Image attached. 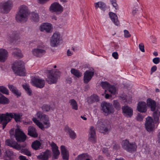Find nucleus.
Wrapping results in <instances>:
<instances>
[{
	"mask_svg": "<svg viewBox=\"0 0 160 160\" xmlns=\"http://www.w3.org/2000/svg\"><path fill=\"white\" fill-rule=\"evenodd\" d=\"M49 11L57 14L61 13L63 11V8L59 3L57 2L52 3L49 8Z\"/></svg>",
	"mask_w": 160,
	"mask_h": 160,
	"instance_id": "9d476101",
	"label": "nucleus"
},
{
	"mask_svg": "<svg viewBox=\"0 0 160 160\" xmlns=\"http://www.w3.org/2000/svg\"><path fill=\"white\" fill-rule=\"evenodd\" d=\"M94 6L96 9L99 8L101 10L104 11L106 8V5L102 2H98L94 3Z\"/></svg>",
	"mask_w": 160,
	"mask_h": 160,
	"instance_id": "72a5a7b5",
	"label": "nucleus"
},
{
	"mask_svg": "<svg viewBox=\"0 0 160 160\" xmlns=\"http://www.w3.org/2000/svg\"><path fill=\"white\" fill-rule=\"evenodd\" d=\"M120 97L122 100L125 102L128 103H130L132 101V97L131 96H127L125 94H122L120 96Z\"/></svg>",
	"mask_w": 160,
	"mask_h": 160,
	"instance_id": "2f4dec72",
	"label": "nucleus"
},
{
	"mask_svg": "<svg viewBox=\"0 0 160 160\" xmlns=\"http://www.w3.org/2000/svg\"><path fill=\"white\" fill-rule=\"evenodd\" d=\"M22 115L21 113H8L0 115V123L3 125V129L5 127L6 124L11 119L14 118L15 121L17 122L20 121Z\"/></svg>",
	"mask_w": 160,
	"mask_h": 160,
	"instance_id": "f257e3e1",
	"label": "nucleus"
},
{
	"mask_svg": "<svg viewBox=\"0 0 160 160\" xmlns=\"http://www.w3.org/2000/svg\"><path fill=\"white\" fill-rule=\"evenodd\" d=\"M139 47L140 51L142 52H145L144 45L143 43H141L139 45Z\"/></svg>",
	"mask_w": 160,
	"mask_h": 160,
	"instance_id": "bf43d9fd",
	"label": "nucleus"
},
{
	"mask_svg": "<svg viewBox=\"0 0 160 160\" xmlns=\"http://www.w3.org/2000/svg\"><path fill=\"white\" fill-rule=\"evenodd\" d=\"M60 74V72L57 69L52 70L49 71L46 80L50 84L55 83Z\"/></svg>",
	"mask_w": 160,
	"mask_h": 160,
	"instance_id": "20e7f679",
	"label": "nucleus"
},
{
	"mask_svg": "<svg viewBox=\"0 0 160 160\" xmlns=\"http://www.w3.org/2000/svg\"><path fill=\"white\" fill-rule=\"evenodd\" d=\"M108 90L113 95H114L116 93V88L114 85H111Z\"/></svg>",
	"mask_w": 160,
	"mask_h": 160,
	"instance_id": "58836bf2",
	"label": "nucleus"
},
{
	"mask_svg": "<svg viewBox=\"0 0 160 160\" xmlns=\"http://www.w3.org/2000/svg\"><path fill=\"white\" fill-rule=\"evenodd\" d=\"M16 140L18 142H24L26 139V136L19 128L16 129L15 135Z\"/></svg>",
	"mask_w": 160,
	"mask_h": 160,
	"instance_id": "dca6fc26",
	"label": "nucleus"
},
{
	"mask_svg": "<svg viewBox=\"0 0 160 160\" xmlns=\"http://www.w3.org/2000/svg\"><path fill=\"white\" fill-rule=\"evenodd\" d=\"M138 111L140 112H145L147 111L146 103L145 102H139L137 106Z\"/></svg>",
	"mask_w": 160,
	"mask_h": 160,
	"instance_id": "b1692460",
	"label": "nucleus"
},
{
	"mask_svg": "<svg viewBox=\"0 0 160 160\" xmlns=\"http://www.w3.org/2000/svg\"><path fill=\"white\" fill-rule=\"evenodd\" d=\"M101 85L103 89H108L111 85L107 82H102L101 83Z\"/></svg>",
	"mask_w": 160,
	"mask_h": 160,
	"instance_id": "c03bdc74",
	"label": "nucleus"
},
{
	"mask_svg": "<svg viewBox=\"0 0 160 160\" xmlns=\"http://www.w3.org/2000/svg\"><path fill=\"white\" fill-rule=\"evenodd\" d=\"M13 6L12 1L8 0L0 3V12L4 14L8 13Z\"/></svg>",
	"mask_w": 160,
	"mask_h": 160,
	"instance_id": "0eeeda50",
	"label": "nucleus"
},
{
	"mask_svg": "<svg viewBox=\"0 0 160 160\" xmlns=\"http://www.w3.org/2000/svg\"><path fill=\"white\" fill-rule=\"evenodd\" d=\"M9 102V99L0 93V104H7Z\"/></svg>",
	"mask_w": 160,
	"mask_h": 160,
	"instance_id": "4c0bfd02",
	"label": "nucleus"
},
{
	"mask_svg": "<svg viewBox=\"0 0 160 160\" xmlns=\"http://www.w3.org/2000/svg\"><path fill=\"white\" fill-rule=\"evenodd\" d=\"M101 109L106 115L112 113L114 112L112 105L107 102H102L101 104Z\"/></svg>",
	"mask_w": 160,
	"mask_h": 160,
	"instance_id": "1a4fd4ad",
	"label": "nucleus"
},
{
	"mask_svg": "<svg viewBox=\"0 0 160 160\" xmlns=\"http://www.w3.org/2000/svg\"><path fill=\"white\" fill-rule=\"evenodd\" d=\"M145 125L146 129L148 131L151 132L153 131L154 127V124L151 117L148 116L146 118V122Z\"/></svg>",
	"mask_w": 160,
	"mask_h": 160,
	"instance_id": "f3484780",
	"label": "nucleus"
},
{
	"mask_svg": "<svg viewBox=\"0 0 160 160\" xmlns=\"http://www.w3.org/2000/svg\"><path fill=\"white\" fill-rule=\"evenodd\" d=\"M32 120L39 128L42 130H44L45 128H48L51 126V123L48 117L42 121L43 123L35 118H33Z\"/></svg>",
	"mask_w": 160,
	"mask_h": 160,
	"instance_id": "6e6552de",
	"label": "nucleus"
},
{
	"mask_svg": "<svg viewBox=\"0 0 160 160\" xmlns=\"http://www.w3.org/2000/svg\"><path fill=\"white\" fill-rule=\"evenodd\" d=\"M65 132L69 134V137L72 139H74L76 137L75 133L70 129L68 126H66L64 128Z\"/></svg>",
	"mask_w": 160,
	"mask_h": 160,
	"instance_id": "c756f323",
	"label": "nucleus"
},
{
	"mask_svg": "<svg viewBox=\"0 0 160 160\" xmlns=\"http://www.w3.org/2000/svg\"><path fill=\"white\" fill-rule=\"evenodd\" d=\"M5 144L8 146L12 147L17 150L20 149L21 148L24 147L25 145H20L18 144L15 141L11 140L9 139L7 140L5 142Z\"/></svg>",
	"mask_w": 160,
	"mask_h": 160,
	"instance_id": "6ab92c4d",
	"label": "nucleus"
},
{
	"mask_svg": "<svg viewBox=\"0 0 160 160\" xmlns=\"http://www.w3.org/2000/svg\"><path fill=\"white\" fill-rule=\"evenodd\" d=\"M61 155L64 160H68L69 153L65 146L62 145L60 147Z\"/></svg>",
	"mask_w": 160,
	"mask_h": 160,
	"instance_id": "4be33fe9",
	"label": "nucleus"
},
{
	"mask_svg": "<svg viewBox=\"0 0 160 160\" xmlns=\"http://www.w3.org/2000/svg\"><path fill=\"white\" fill-rule=\"evenodd\" d=\"M10 38L11 42L14 43L18 42L20 39V37L16 32H12L10 35Z\"/></svg>",
	"mask_w": 160,
	"mask_h": 160,
	"instance_id": "cd10ccee",
	"label": "nucleus"
},
{
	"mask_svg": "<svg viewBox=\"0 0 160 160\" xmlns=\"http://www.w3.org/2000/svg\"><path fill=\"white\" fill-rule=\"evenodd\" d=\"M123 32L124 33V37L125 38H128L131 37V35L128 30H124Z\"/></svg>",
	"mask_w": 160,
	"mask_h": 160,
	"instance_id": "5fc2aeb1",
	"label": "nucleus"
},
{
	"mask_svg": "<svg viewBox=\"0 0 160 160\" xmlns=\"http://www.w3.org/2000/svg\"><path fill=\"white\" fill-rule=\"evenodd\" d=\"M39 29L41 32L50 33L52 32L53 28L51 23L48 22L43 23L40 25Z\"/></svg>",
	"mask_w": 160,
	"mask_h": 160,
	"instance_id": "2eb2a0df",
	"label": "nucleus"
},
{
	"mask_svg": "<svg viewBox=\"0 0 160 160\" xmlns=\"http://www.w3.org/2000/svg\"><path fill=\"white\" fill-rule=\"evenodd\" d=\"M8 87L9 89L15 95L18 97L21 95V92L17 89V88L12 85L8 84Z\"/></svg>",
	"mask_w": 160,
	"mask_h": 160,
	"instance_id": "bb28decb",
	"label": "nucleus"
},
{
	"mask_svg": "<svg viewBox=\"0 0 160 160\" xmlns=\"http://www.w3.org/2000/svg\"><path fill=\"white\" fill-rule=\"evenodd\" d=\"M91 157L87 153L81 154V160H90Z\"/></svg>",
	"mask_w": 160,
	"mask_h": 160,
	"instance_id": "ea45409f",
	"label": "nucleus"
},
{
	"mask_svg": "<svg viewBox=\"0 0 160 160\" xmlns=\"http://www.w3.org/2000/svg\"><path fill=\"white\" fill-rule=\"evenodd\" d=\"M21 152L28 156H30L31 155L30 152L27 149H22L21 150Z\"/></svg>",
	"mask_w": 160,
	"mask_h": 160,
	"instance_id": "864d4df0",
	"label": "nucleus"
},
{
	"mask_svg": "<svg viewBox=\"0 0 160 160\" xmlns=\"http://www.w3.org/2000/svg\"><path fill=\"white\" fill-rule=\"evenodd\" d=\"M157 69V67L156 66L154 65L151 68V71L152 72H155Z\"/></svg>",
	"mask_w": 160,
	"mask_h": 160,
	"instance_id": "680f3d73",
	"label": "nucleus"
},
{
	"mask_svg": "<svg viewBox=\"0 0 160 160\" xmlns=\"http://www.w3.org/2000/svg\"><path fill=\"white\" fill-rule=\"evenodd\" d=\"M31 18L32 20L36 22L39 21V18L38 14L35 13H32V14Z\"/></svg>",
	"mask_w": 160,
	"mask_h": 160,
	"instance_id": "49530a36",
	"label": "nucleus"
},
{
	"mask_svg": "<svg viewBox=\"0 0 160 160\" xmlns=\"http://www.w3.org/2000/svg\"><path fill=\"white\" fill-rule=\"evenodd\" d=\"M112 56L116 59H117L118 58V55L117 52H114L112 53Z\"/></svg>",
	"mask_w": 160,
	"mask_h": 160,
	"instance_id": "052dcab7",
	"label": "nucleus"
},
{
	"mask_svg": "<svg viewBox=\"0 0 160 160\" xmlns=\"http://www.w3.org/2000/svg\"><path fill=\"white\" fill-rule=\"evenodd\" d=\"M8 56V52L3 48L0 49V62H4L7 59Z\"/></svg>",
	"mask_w": 160,
	"mask_h": 160,
	"instance_id": "412c9836",
	"label": "nucleus"
},
{
	"mask_svg": "<svg viewBox=\"0 0 160 160\" xmlns=\"http://www.w3.org/2000/svg\"><path fill=\"white\" fill-rule=\"evenodd\" d=\"M14 132V129H11L9 131V133L11 135H13Z\"/></svg>",
	"mask_w": 160,
	"mask_h": 160,
	"instance_id": "338daca9",
	"label": "nucleus"
},
{
	"mask_svg": "<svg viewBox=\"0 0 160 160\" xmlns=\"http://www.w3.org/2000/svg\"><path fill=\"white\" fill-rule=\"evenodd\" d=\"M12 54L13 56L15 57L22 58L23 57V55L21 52V50L19 48H14Z\"/></svg>",
	"mask_w": 160,
	"mask_h": 160,
	"instance_id": "f704fd0d",
	"label": "nucleus"
},
{
	"mask_svg": "<svg viewBox=\"0 0 160 160\" xmlns=\"http://www.w3.org/2000/svg\"><path fill=\"white\" fill-rule=\"evenodd\" d=\"M120 148L119 145L118 144H115L113 146V148L114 149H118Z\"/></svg>",
	"mask_w": 160,
	"mask_h": 160,
	"instance_id": "69168bd1",
	"label": "nucleus"
},
{
	"mask_svg": "<svg viewBox=\"0 0 160 160\" xmlns=\"http://www.w3.org/2000/svg\"><path fill=\"white\" fill-rule=\"evenodd\" d=\"M99 100L98 96L96 94H93L89 97L88 99V102L89 103H91L94 102H98Z\"/></svg>",
	"mask_w": 160,
	"mask_h": 160,
	"instance_id": "473e14b6",
	"label": "nucleus"
},
{
	"mask_svg": "<svg viewBox=\"0 0 160 160\" xmlns=\"http://www.w3.org/2000/svg\"><path fill=\"white\" fill-rule=\"evenodd\" d=\"M46 52V51L44 49V47L38 46L36 48L33 49L32 51V55L38 58L41 57Z\"/></svg>",
	"mask_w": 160,
	"mask_h": 160,
	"instance_id": "f8f14e48",
	"label": "nucleus"
},
{
	"mask_svg": "<svg viewBox=\"0 0 160 160\" xmlns=\"http://www.w3.org/2000/svg\"><path fill=\"white\" fill-rule=\"evenodd\" d=\"M96 128L97 130L102 133H105L108 131L107 124L105 122H101V120L98 121Z\"/></svg>",
	"mask_w": 160,
	"mask_h": 160,
	"instance_id": "ddd939ff",
	"label": "nucleus"
},
{
	"mask_svg": "<svg viewBox=\"0 0 160 160\" xmlns=\"http://www.w3.org/2000/svg\"><path fill=\"white\" fill-rule=\"evenodd\" d=\"M147 106L150 107L152 111H154L156 108V102L150 98H148L147 100Z\"/></svg>",
	"mask_w": 160,
	"mask_h": 160,
	"instance_id": "393cba45",
	"label": "nucleus"
},
{
	"mask_svg": "<svg viewBox=\"0 0 160 160\" xmlns=\"http://www.w3.org/2000/svg\"><path fill=\"white\" fill-rule=\"evenodd\" d=\"M52 152L53 153V158L55 159H57L60 154L59 150L52 151Z\"/></svg>",
	"mask_w": 160,
	"mask_h": 160,
	"instance_id": "09e8293b",
	"label": "nucleus"
},
{
	"mask_svg": "<svg viewBox=\"0 0 160 160\" xmlns=\"http://www.w3.org/2000/svg\"><path fill=\"white\" fill-rule=\"evenodd\" d=\"M50 145L51 147L52 151L58 150V147L54 142H52L51 143H50Z\"/></svg>",
	"mask_w": 160,
	"mask_h": 160,
	"instance_id": "3c124183",
	"label": "nucleus"
},
{
	"mask_svg": "<svg viewBox=\"0 0 160 160\" xmlns=\"http://www.w3.org/2000/svg\"><path fill=\"white\" fill-rule=\"evenodd\" d=\"M45 83L44 79L38 77L32 78L31 81V83L32 85L40 88L44 87Z\"/></svg>",
	"mask_w": 160,
	"mask_h": 160,
	"instance_id": "9b49d317",
	"label": "nucleus"
},
{
	"mask_svg": "<svg viewBox=\"0 0 160 160\" xmlns=\"http://www.w3.org/2000/svg\"><path fill=\"white\" fill-rule=\"evenodd\" d=\"M143 115L139 113L137 115L136 118L138 121H141L143 120Z\"/></svg>",
	"mask_w": 160,
	"mask_h": 160,
	"instance_id": "13d9d810",
	"label": "nucleus"
},
{
	"mask_svg": "<svg viewBox=\"0 0 160 160\" xmlns=\"http://www.w3.org/2000/svg\"><path fill=\"white\" fill-rule=\"evenodd\" d=\"M0 92L2 93L9 95V90L5 87L3 86H0Z\"/></svg>",
	"mask_w": 160,
	"mask_h": 160,
	"instance_id": "a18cd8bd",
	"label": "nucleus"
},
{
	"mask_svg": "<svg viewBox=\"0 0 160 160\" xmlns=\"http://www.w3.org/2000/svg\"><path fill=\"white\" fill-rule=\"evenodd\" d=\"M153 117L155 121H158L159 120V117L156 112H154L152 114Z\"/></svg>",
	"mask_w": 160,
	"mask_h": 160,
	"instance_id": "6e6d98bb",
	"label": "nucleus"
},
{
	"mask_svg": "<svg viewBox=\"0 0 160 160\" xmlns=\"http://www.w3.org/2000/svg\"><path fill=\"white\" fill-rule=\"evenodd\" d=\"M71 72L72 74L77 78L80 77V73L79 70L74 68H72L71 70Z\"/></svg>",
	"mask_w": 160,
	"mask_h": 160,
	"instance_id": "37998d69",
	"label": "nucleus"
},
{
	"mask_svg": "<svg viewBox=\"0 0 160 160\" xmlns=\"http://www.w3.org/2000/svg\"><path fill=\"white\" fill-rule=\"evenodd\" d=\"M110 1L113 7L115 8V9H118V7L116 3V0H110Z\"/></svg>",
	"mask_w": 160,
	"mask_h": 160,
	"instance_id": "603ef678",
	"label": "nucleus"
},
{
	"mask_svg": "<svg viewBox=\"0 0 160 160\" xmlns=\"http://www.w3.org/2000/svg\"><path fill=\"white\" fill-rule=\"evenodd\" d=\"M19 158L20 160H28L25 156H20Z\"/></svg>",
	"mask_w": 160,
	"mask_h": 160,
	"instance_id": "e2e57ef3",
	"label": "nucleus"
},
{
	"mask_svg": "<svg viewBox=\"0 0 160 160\" xmlns=\"http://www.w3.org/2000/svg\"><path fill=\"white\" fill-rule=\"evenodd\" d=\"M42 109L43 111L47 112L50 110L51 108L49 105L45 104L42 106Z\"/></svg>",
	"mask_w": 160,
	"mask_h": 160,
	"instance_id": "8fccbe9b",
	"label": "nucleus"
},
{
	"mask_svg": "<svg viewBox=\"0 0 160 160\" xmlns=\"http://www.w3.org/2000/svg\"><path fill=\"white\" fill-rule=\"evenodd\" d=\"M28 134L34 138L37 137L38 136L35 128L31 126L29 127L28 128Z\"/></svg>",
	"mask_w": 160,
	"mask_h": 160,
	"instance_id": "c85d7f7f",
	"label": "nucleus"
},
{
	"mask_svg": "<svg viewBox=\"0 0 160 160\" xmlns=\"http://www.w3.org/2000/svg\"><path fill=\"white\" fill-rule=\"evenodd\" d=\"M152 62L153 63L155 64H158L160 62V58L159 57H156L152 59Z\"/></svg>",
	"mask_w": 160,
	"mask_h": 160,
	"instance_id": "4d7b16f0",
	"label": "nucleus"
},
{
	"mask_svg": "<svg viewBox=\"0 0 160 160\" xmlns=\"http://www.w3.org/2000/svg\"><path fill=\"white\" fill-rule=\"evenodd\" d=\"M35 116L42 121L48 117V116L43 114L42 112L40 111L37 112L35 115Z\"/></svg>",
	"mask_w": 160,
	"mask_h": 160,
	"instance_id": "c9c22d12",
	"label": "nucleus"
},
{
	"mask_svg": "<svg viewBox=\"0 0 160 160\" xmlns=\"http://www.w3.org/2000/svg\"><path fill=\"white\" fill-rule=\"evenodd\" d=\"M113 105L117 110H119L121 109V106L118 102L117 100H114L113 101Z\"/></svg>",
	"mask_w": 160,
	"mask_h": 160,
	"instance_id": "de8ad7c7",
	"label": "nucleus"
},
{
	"mask_svg": "<svg viewBox=\"0 0 160 160\" xmlns=\"http://www.w3.org/2000/svg\"><path fill=\"white\" fill-rule=\"evenodd\" d=\"M13 156L12 151L8 150L5 152L4 158L6 160H11L13 158Z\"/></svg>",
	"mask_w": 160,
	"mask_h": 160,
	"instance_id": "7c9ffc66",
	"label": "nucleus"
},
{
	"mask_svg": "<svg viewBox=\"0 0 160 160\" xmlns=\"http://www.w3.org/2000/svg\"><path fill=\"white\" fill-rule=\"evenodd\" d=\"M12 69L15 73L20 76L25 75V70L23 62L19 61L15 62L12 67Z\"/></svg>",
	"mask_w": 160,
	"mask_h": 160,
	"instance_id": "7ed1b4c3",
	"label": "nucleus"
},
{
	"mask_svg": "<svg viewBox=\"0 0 160 160\" xmlns=\"http://www.w3.org/2000/svg\"><path fill=\"white\" fill-rule=\"evenodd\" d=\"M28 7L24 5L20 7L19 11L16 16V20L17 22H24L27 21L29 15Z\"/></svg>",
	"mask_w": 160,
	"mask_h": 160,
	"instance_id": "f03ea898",
	"label": "nucleus"
},
{
	"mask_svg": "<svg viewBox=\"0 0 160 160\" xmlns=\"http://www.w3.org/2000/svg\"><path fill=\"white\" fill-rule=\"evenodd\" d=\"M62 39L60 33L56 32L53 33L50 38V45L52 47H57L60 44Z\"/></svg>",
	"mask_w": 160,
	"mask_h": 160,
	"instance_id": "39448f33",
	"label": "nucleus"
},
{
	"mask_svg": "<svg viewBox=\"0 0 160 160\" xmlns=\"http://www.w3.org/2000/svg\"><path fill=\"white\" fill-rule=\"evenodd\" d=\"M67 80L68 82L69 83H70L72 82V79L71 78H68L67 79Z\"/></svg>",
	"mask_w": 160,
	"mask_h": 160,
	"instance_id": "774afa93",
	"label": "nucleus"
},
{
	"mask_svg": "<svg viewBox=\"0 0 160 160\" xmlns=\"http://www.w3.org/2000/svg\"><path fill=\"white\" fill-rule=\"evenodd\" d=\"M41 145L40 142L38 141L33 142L32 145V148L35 150H37L39 148Z\"/></svg>",
	"mask_w": 160,
	"mask_h": 160,
	"instance_id": "a19ab883",
	"label": "nucleus"
},
{
	"mask_svg": "<svg viewBox=\"0 0 160 160\" xmlns=\"http://www.w3.org/2000/svg\"><path fill=\"white\" fill-rule=\"evenodd\" d=\"M89 130L88 140L90 141L95 143L96 142V137L95 129L93 127L91 126Z\"/></svg>",
	"mask_w": 160,
	"mask_h": 160,
	"instance_id": "aec40b11",
	"label": "nucleus"
},
{
	"mask_svg": "<svg viewBox=\"0 0 160 160\" xmlns=\"http://www.w3.org/2000/svg\"><path fill=\"white\" fill-rule=\"evenodd\" d=\"M72 54V52L69 49L68 50L67 52V55L68 56H71Z\"/></svg>",
	"mask_w": 160,
	"mask_h": 160,
	"instance_id": "0e129e2a",
	"label": "nucleus"
},
{
	"mask_svg": "<svg viewBox=\"0 0 160 160\" xmlns=\"http://www.w3.org/2000/svg\"><path fill=\"white\" fill-rule=\"evenodd\" d=\"M122 147L128 152H133L137 150V145L135 142L130 143L127 139L123 140L122 143Z\"/></svg>",
	"mask_w": 160,
	"mask_h": 160,
	"instance_id": "423d86ee",
	"label": "nucleus"
},
{
	"mask_svg": "<svg viewBox=\"0 0 160 160\" xmlns=\"http://www.w3.org/2000/svg\"><path fill=\"white\" fill-rule=\"evenodd\" d=\"M109 17L115 25L118 26L119 24V22L118 20L117 15L112 12H110L109 13Z\"/></svg>",
	"mask_w": 160,
	"mask_h": 160,
	"instance_id": "a878e982",
	"label": "nucleus"
},
{
	"mask_svg": "<svg viewBox=\"0 0 160 160\" xmlns=\"http://www.w3.org/2000/svg\"><path fill=\"white\" fill-rule=\"evenodd\" d=\"M123 115L127 118H130L132 115L133 111L132 108L126 105L122 107Z\"/></svg>",
	"mask_w": 160,
	"mask_h": 160,
	"instance_id": "a211bd4d",
	"label": "nucleus"
},
{
	"mask_svg": "<svg viewBox=\"0 0 160 160\" xmlns=\"http://www.w3.org/2000/svg\"><path fill=\"white\" fill-rule=\"evenodd\" d=\"M23 88L25 89L27 92V93L29 95H30L32 93V91L29 88V86L27 84H25L22 85Z\"/></svg>",
	"mask_w": 160,
	"mask_h": 160,
	"instance_id": "79ce46f5",
	"label": "nucleus"
},
{
	"mask_svg": "<svg viewBox=\"0 0 160 160\" xmlns=\"http://www.w3.org/2000/svg\"><path fill=\"white\" fill-rule=\"evenodd\" d=\"M69 103L72 107V109L77 110L78 109V105L76 101L73 99H70Z\"/></svg>",
	"mask_w": 160,
	"mask_h": 160,
	"instance_id": "e433bc0d",
	"label": "nucleus"
},
{
	"mask_svg": "<svg viewBox=\"0 0 160 160\" xmlns=\"http://www.w3.org/2000/svg\"><path fill=\"white\" fill-rule=\"evenodd\" d=\"M51 154V151L48 150H47L45 152L41 153L40 154L37 156V157L40 160H48Z\"/></svg>",
	"mask_w": 160,
	"mask_h": 160,
	"instance_id": "5701e85b",
	"label": "nucleus"
},
{
	"mask_svg": "<svg viewBox=\"0 0 160 160\" xmlns=\"http://www.w3.org/2000/svg\"><path fill=\"white\" fill-rule=\"evenodd\" d=\"M95 71L92 68H89V70H86L84 73V82L87 83L92 78L94 75Z\"/></svg>",
	"mask_w": 160,
	"mask_h": 160,
	"instance_id": "4468645a",
	"label": "nucleus"
}]
</instances>
